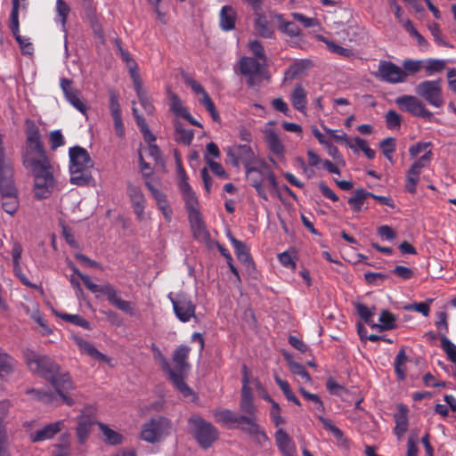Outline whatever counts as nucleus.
I'll use <instances>...</instances> for the list:
<instances>
[{"instance_id": "obj_63", "label": "nucleus", "mask_w": 456, "mask_h": 456, "mask_svg": "<svg viewBox=\"0 0 456 456\" xmlns=\"http://www.w3.org/2000/svg\"><path fill=\"white\" fill-rule=\"evenodd\" d=\"M281 407L278 403H273V406L270 411V418L275 427H279L284 424L285 420L281 415Z\"/></svg>"}, {"instance_id": "obj_13", "label": "nucleus", "mask_w": 456, "mask_h": 456, "mask_svg": "<svg viewBox=\"0 0 456 456\" xmlns=\"http://www.w3.org/2000/svg\"><path fill=\"white\" fill-rule=\"evenodd\" d=\"M242 387H241V399L240 402V410L248 418L253 419L255 423L256 420L257 410L254 404L251 388L248 387V376L247 367L243 366Z\"/></svg>"}, {"instance_id": "obj_40", "label": "nucleus", "mask_w": 456, "mask_h": 456, "mask_svg": "<svg viewBox=\"0 0 456 456\" xmlns=\"http://www.w3.org/2000/svg\"><path fill=\"white\" fill-rule=\"evenodd\" d=\"M407 361L408 357L406 355L405 350L403 348L400 349L395 358L394 368L397 379L401 381L404 380L406 378L405 364Z\"/></svg>"}, {"instance_id": "obj_31", "label": "nucleus", "mask_w": 456, "mask_h": 456, "mask_svg": "<svg viewBox=\"0 0 456 456\" xmlns=\"http://www.w3.org/2000/svg\"><path fill=\"white\" fill-rule=\"evenodd\" d=\"M399 413H397L395 416V434L401 437L402 436H403L407 429H408V426H409V422H408V417H407V412H408V409L405 405H403L401 404L399 406Z\"/></svg>"}, {"instance_id": "obj_11", "label": "nucleus", "mask_w": 456, "mask_h": 456, "mask_svg": "<svg viewBox=\"0 0 456 456\" xmlns=\"http://www.w3.org/2000/svg\"><path fill=\"white\" fill-rule=\"evenodd\" d=\"M416 94L429 105L440 108L444 104L441 80H426L415 87Z\"/></svg>"}, {"instance_id": "obj_30", "label": "nucleus", "mask_w": 456, "mask_h": 456, "mask_svg": "<svg viewBox=\"0 0 456 456\" xmlns=\"http://www.w3.org/2000/svg\"><path fill=\"white\" fill-rule=\"evenodd\" d=\"M255 28L257 32L265 38H271L273 34V29L267 20L266 16L260 11L255 12Z\"/></svg>"}, {"instance_id": "obj_3", "label": "nucleus", "mask_w": 456, "mask_h": 456, "mask_svg": "<svg viewBox=\"0 0 456 456\" xmlns=\"http://www.w3.org/2000/svg\"><path fill=\"white\" fill-rule=\"evenodd\" d=\"M70 183L77 186L87 185L93 179L91 169L94 161L88 151L81 146L69 150Z\"/></svg>"}, {"instance_id": "obj_5", "label": "nucleus", "mask_w": 456, "mask_h": 456, "mask_svg": "<svg viewBox=\"0 0 456 456\" xmlns=\"http://www.w3.org/2000/svg\"><path fill=\"white\" fill-rule=\"evenodd\" d=\"M69 267L71 268L73 273L77 274L79 277V279H81L84 285L91 292L104 295L107 297V300L110 302V304H111L117 309L131 316L134 314V307L133 304L129 301L122 299L118 296V291L112 284L106 283L103 286H100L98 284L94 283L90 276L82 273L74 265H70Z\"/></svg>"}, {"instance_id": "obj_14", "label": "nucleus", "mask_w": 456, "mask_h": 456, "mask_svg": "<svg viewBox=\"0 0 456 456\" xmlns=\"http://www.w3.org/2000/svg\"><path fill=\"white\" fill-rule=\"evenodd\" d=\"M152 350L154 353V358L159 362L162 370L168 375L172 383L183 394V395L186 397L193 395L192 389L185 382H182L181 376L177 375V373H173V369L171 368L167 359L163 355L161 351L155 346V345H152Z\"/></svg>"}, {"instance_id": "obj_61", "label": "nucleus", "mask_w": 456, "mask_h": 456, "mask_svg": "<svg viewBox=\"0 0 456 456\" xmlns=\"http://www.w3.org/2000/svg\"><path fill=\"white\" fill-rule=\"evenodd\" d=\"M264 179L261 178V177H255V176H251L249 178V183H250V185L253 186L256 191V193L257 195L262 198L263 200H268V196L265 192V187H264Z\"/></svg>"}, {"instance_id": "obj_1", "label": "nucleus", "mask_w": 456, "mask_h": 456, "mask_svg": "<svg viewBox=\"0 0 456 456\" xmlns=\"http://www.w3.org/2000/svg\"><path fill=\"white\" fill-rule=\"evenodd\" d=\"M25 361L28 369L47 380L55 389L63 403L69 406L75 404V400L69 393L76 389L69 372H60V365L47 355H41L32 350H28Z\"/></svg>"}, {"instance_id": "obj_60", "label": "nucleus", "mask_w": 456, "mask_h": 456, "mask_svg": "<svg viewBox=\"0 0 456 456\" xmlns=\"http://www.w3.org/2000/svg\"><path fill=\"white\" fill-rule=\"evenodd\" d=\"M145 185L156 200L158 208L166 203H168L164 192L155 188L150 182H145Z\"/></svg>"}, {"instance_id": "obj_19", "label": "nucleus", "mask_w": 456, "mask_h": 456, "mask_svg": "<svg viewBox=\"0 0 456 456\" xmlns=\"http://www.w3.org/2000/svg\"><path fill=\"white\" fill-rule=\"evenodd\" d=\"M72 84V80L69 78L63 77L61 79L60 86L64 94V97L76 110L83 115H86L87 106L80 98L79 91L75 88Z\"/></svg>"}, {"instance_id": "obj_35", "label": "nucleus", "mask_w": 456, "mask_h": 456, "mask_svg": "<svg viewBox=\"0 0 456 456\" xmlns=\"http://www.w3.org/2000/svg\"><path fill=\"white\" fill-rule=\"evenodd\" d=\"M16 361L13 357L0 349V380L12 373Z\"/></svg>"}, {"instance_id": "obj_15", "label": "nucleus", "mask_w": 456, "mask_h": 456, "mask_svg": "<svg viewBox=\"0 0 456 456\" xmlns=\"http://www.w3.org/2000/svg\"><path fill=\"white\" fill-rule=\"evenodd\" d=\"M378 77L390 84H399L406 81L407 73L402 68L389 61H380L378 68Z\"/></svg>"}, {"instance_id": "obj_36", "label": "nucleus", "mask_w": 456, "mask_h": 456, "mask_svg": "<svg viewBox=\"0 0 456 456\" xmlns=\"http://www.w3.org/2000/svg\"><path fill=\"white\" fill-rule=\"evenodd\" d=\"M370 196H373V193L367 191L364 189H357L354 191V194L348 199V204L354 212L358 213L362 210L365 200L370 198Z\"/></svg>"}, {"instance_id": "obj_34", "label": "nucleus", "mask_w": 456, "mask_h": 456, "mask_svg": "<svg viewBox=\"0 0 456 456\" xmlns=\"http://www.w3.org/2000/svg\"><path fill=\"white\" fill-rule=\"evenodd\" d=\"M230 240L234 248L235 255L237 258L243 264L249 265L252 263V257L250 256V254L248 252V248L246 245L234 238L233 236H229Z\"/></svg>"}, {"instance_id": "obj_57", "label": "nucleus", "mask_w": 456, "mask_h": 456, "mask_svg": "<svg viewBox=\"0 0 456 456\" xmlns=\"http://www.w3.org/2000/svg\"><path fill=\"white\" fill-rule=\"evenodd\" d=\"M263 160H259L258 161L256 159V163H250L248 166L245 167L246 175L248 177V179L251 176H254L253 174L256 173V174H258L257 177H261V178H263L265 180V177L266 176V169H264L261 167V162Z\"/></svg>"}, {"instance_id": "obj_48", "label": "nucleus", "mask_w": 456, "mask_h": 456, "mask_svg": "<svg viewBox=\"0 0 456 456\" xmlns=\"http://www.w3.org/2000/svg\"><path fill=\"white\" fill-rule=\"evenodd\" d=\"M27 394H32L35 398L44 403H53L56 400V395L51 391L41 389H28Z\"/></svg>"}, {"instance_id": "obj_20", "label": "nucleus", "mask_w": 456, "mask_h": 456, "mask_svg": "<svg viewBox=\"0 0 456 456\" xmlns=\"http://www.w3.org/2000/svg\"><path fill=\"white\" fill-rule=\"evenodd\" d=\"M64 428V420H58L45 425L43 428L29 434V439L32 443H40L53 439L58 433Z\"/></svg>"}, {"instance_id": "obj_12", "label": "nucleus", "mask_w": 456, "mask_h": 456, "mask_svg": "<svg viewBox=\"0 0 456 456\" xmlns=\"http://www.w3.org/2000/svg\"><path fill=\"white\" fill-rule=\"evenodd\" d=\"M12 8L10 14V24L9 28L12 31V36L20 45L21 53L23 54H33V45L29 41V38L24 37L20 35V21H19V11H20V0H12Z\"/></svg>"}, {"instance_id": "obj_41", "label": "nucleus", "mask_w": 456, "mask_h": 456, "mask_svg": "<svg viewBox=\"0 0 456 456\" xmlns=\"http://www.w3.org/2000/svg\"><path fill=\"white\" fill-rule=\"evenodd\" d=\"M421 173L412 168H409L406 172L404 188L410 194H415L417 191V185L420 180Z\"/></svg>"}, {"instance_id": "obj_43", "label": "nucleus", "mask_w": 456, "mask_h": 456, "mask_svg": "<svg viewBox=\"0 0 456 456\" xmlns=\"http://www.w3.org/2000/svg\"><path fill=\"white\" fill-rule=\"evenodd\" d=\"M279 20V29L290 37H298L301 33L300 28L292 21H286L283 20L282 15L276 16Z\"/></svg>"}, {"instance_id": "obj_38", "label": "nucleus", "mask_w": 456, "mask_h": 456, "mask_svg": "<svg viewBox=\"0 0 456 456\" xmlns=\"http://www.w3.org/2000/svg\"><path fill=\"white\" fill-rule=\"evenodd\" d=\"M98 426L105 437L104 440L106 444L118 445L123 443L124 436L120 433L111 429L108 425L102 422L98 423Z\"/></svg>"}, {"instance_id": "obj_29", "label": "nucleus", "mask_w": 456, "mask_h": 456, "mask_svg": "<svg viewBox=\"0 0 456 456\" xmlns=\"http://www.w3.org/2000/svg\"><path fill=\"white\" fill-rule=\"evenodd\" d=\"M292 106L298 111L304 112L307 104V94L302 84H297L290 95Z\"/></svg>"}, {"instance_id": "obj_23", "label": "nucleus", "mask_w": 456, "mask_h": 456, "mask_svg": "<svg viewBox=\"0 0 456 456\" xmlns=\"http://www.w3.org/2000/svg\"><path fill=\"white\" fill-rule=\"evenodd\" d=\"M265 142H266L271 152L274 154L278 159H283L285 158L286 150L284 143L274 130H265Z\"/></svg>"}, {"instance_id": "obj_62", "label": "nucleus", "mask_w": 456, "mask_h": 456, "mask_svg": "<svg viewBox=\"0 0 456 456\" xmlns=\"http://www.w3.org/2000/svg\"><path fill=\"white\" fill-rule=\"evenodd\" d=\"M431 302H433V299H428V302L414 303V304L405 306V309L416 311L427 317V316H428V314L430 313L429 303H431Z\"/></svg>"}, {"instance_id": "obj_32", "label": "nucleus", "mask_w": 456, "mask_h": 456, "mask_svg": "<svg viewBox=\"0 0 456 456\" xmlns=\"http://www.w3.org/2000/svg\"><path fill=\"white\" fill-rule=\"evenodd\" d=\"M379 322L374 323L372 329H378L380 331L390 330L396 327V317L388 310H383L379 315Z\"/></svg>"}, {"instance_id": "obj_9", "label": "nucleus", "mask_w": 456, "mask_h": 456, "mask_svg": "<svg viewBox=\"0 0 456 456\" xmlns=\"http://www.w3.org/2000/svg\"><path fill=\"white\" fill-rule=\"evenodd\" d=\"M167 297L172 304L175 317L181 322L186 323L192 319L197 320V306L189 295L179 293L173 297V294L169 293Z\"/></svg>"}, {"instance_id": "obj_2", "label": "nucleus", "mask_w": 456, "mask_h": 456, "mask_svg": "<svg viewBox=\"0 0 456 456\" xmlns=\"http://www.w3.org/2000/svg\"><path fill=\"white\" fill-rule=\"evenodd\" d=\"M215 421L217 424L227 427L228 428H240L245 434L253 437L258 444H263L268 441L265 431L255 423L253 419L240 415L239 413L224 408H216L212 411Z\"/></svg>"}, {"instance_id": "obj_49", "label": "nucleus", "mask_w": 456, "mask_h": 456, "mask_svg": "<svg viewBox=\"0 0 456 456\" xmlns=\"http://www.w3.org/2000/svg\"><path fill=\"white\" fill-rule=\"evenodd\" d=\"M379 147L384 156L390 161H393V153L396 151L395 139L393 137H387L382 140L379 143Z\"/></svg>"}, {"instance_id": "obj_50", "label": "nucleus", "mask_w": 456, "mask_h": 456, "mask_svg": "<svg viewBox=\"0 0 456 456\" xmlns=\"http://www.w3.org/2000/svg\"><path fill=\"white\" fill-rule=\"evenodd\" d=\"M293 251L286 250L282 253L278 254L277 258L280 264L288 269L294 271L297 267L296 256L293 255Z\"/></svg>"}, {"instance_id": "obj_26", "label": "nucleus", "mask_w": 456, "mask_h": 456, "mask_svg": "<svg viewBox=\"0 0 456 456\" xmlns=\"http://www.w3.org/2000/svg\"><path fill=\"white\" fill-rule=\"evenodd\" d=\"M1 201L4 211L11 216H13L18 208L19 200L17 196V190L13 191H1Z\"/></svg>"}, {"instance_id": "obj_27", "label": "nucleus", "mask_w": 456, "mask_h": 456, "mask_svg": "<svg viewBox=\"0 0 456 456\" xmlns=\"http://www.w3.org/2000/svg\"><path fill=\"white\" fill-rule=\"evenodd\" d=\"M237 14L231 5L223 6L219 13V25L224 31H230L235 28Z\"/></svg>"}, {"instance_id": "obj_33", "label": "nucleus", "mask_w": 456, "mask_h": 456, "mask_svg": "<svg viewBox=\"0 0 456 456\" xmlns=\"http://www.w3.org/2000/svg\"><path fill=\"white\" fill-rule=\"evenodd\" d=\"M93 424L94 422L89 417H79L77 427V437L80 444H85L87 440Z\"/></svg>"}, {"instance_id": "obj_42", "label": "nucleus", "mask_w": 456, "mask_h": 456, "mask_svg": "<svg viewBox=\"0 0 456 456\" xmlns=\"http://www.w3.org/2000/svg\"><path fill=\"white\" fill-rule=\"evenodd\" d=\"M286 361L289 364V370L294 375L299 376L305 383H310L312 381L310 374L305 370V366L299 362L292 360L291 357L286 356Z\"/></svg>"}, {"instance_id": "obj_58", "label": "nucleus", "mask_w": 456, "mask_h": 456, "mask_svg": "<svg viewBox=\"0 0 456 456\" xmlns=\"http://www.w3.org/2000/svg\"><path fill=\"white\" fill-rule=\"evenodd\" d=\"M299 392L305 400L311 401L315 403V407H316L317 411H319L321 412H322L324 411V406H323L322 401L321 400V398L318 395L312 394L303 387L299 388Z\"/></svg>"}, {"instance_id": "obj_22", "label": "nucleus", "mask_w": 456, "mask_h": 456, "mask_svg": "<svg viewBox=\"0 0 456 456\" xmlns=\"http://www.w3.org/2000/svg\"><path fill=\"white\" fill-rule=\"evenodd\" d=\"M127 194L133 205L134 212L139 220H142L144 216L145 209V197L139 186L131 183H127Z\"/></svg>"}, {"instance_id": "obj_44", "label": "nucleus", "mask_w": 456, "mask_h": 456, "mask_svg": "<svg viewBox=\"0 0 456 456\" xmlns=\"http://www.w3.org/2000/svg\"><path fill=\"white\" fill-rule=\"evenodd\" d=\"M194 138L191 129H185L180 123L175 124V140L184 145H190Z\"/></svg>"}, {"instance_id": "obj_10", "label": "nucleus", "mask_w": 456, "mask_h": 456, "mask_svg": "<svg viewBox=\"0 0 456 456\" xmlns=\"http://www.w3.org/2000/svg\"><path fill=\"white\" fill-rule=\"evenodd\" d=\"M395 103L404 112L413 117L420 118L430 121L434 115L428 110L425 104L416 96L404 94L395 98Z\"/></svg>"}, {"instance_id": "obj_45", "label": "nucleus", "mask_w": 456, "mask_h": 456, "mask_svg": "<svg viewBox=\"0 0 456 456\" xmlns=\"http://www.w3.org/2000/svg\"><path fill=\"white\" fill-rule=\"evenodd\" d=\"M56 21H59L65 30L68 16L70 12L69 4L63 0H56Z\"/></svg>"}, {"instance_id": "obj_54", "label": "nucleus", "mask_w": 456, "mask_h": 456, "mask_svg": "<svg viewBox=\"0 0 456 456\" xmlns=\"http://www.w3.org/2000/svg\"><path fill=\"white\" fill-rule=\"evenodd\" d=\"M168 98L171 103V110L177 116H182L187 109L183 105L179 96L175 94L169 93Z\"/></svg>"}, {"instance_id": "obj_25", "label": "nucleus", "mask_w": 456, "mask_h": 456, "mask_svg": "<svg viewBox=\"0 0 456 456\" xmlns=\"http://www.w3.org/2000/svg\"><path fill=\"white\" fill-rule=\"evenodd\" d=\"M191 227L193 237L197 240L206 241L209 238V233L200 217V212H195L194 215L189 216Z\"/></svg>"}, {"instance_id": "obj_52", "label": "nucleus", "mask_w": 456, "mask_h": 456, "mask_svg": "<svg viewBox=\"0 0 456 456\" xmlns=\"http://www.w3.org/2000/svg\"><path fill=\"white\" fill-rule=\"evenodd\" d=\"M386 125L390 130L399 129L402 124V117L394 110H389L386 115Z\"/></svg>"}, {"instance_id": "obj_59", "label": "nucleus", "mask_w": 456, "mask_h": 456, "mask_svg": "<svg viewBox=\"0 0 456 456\" xmlns=\"http://www.w3.org/2000/svg\"><path fill=\"white\" fill-rule=\"evenodd\" d=\"M248 48L257 60L261 61L263 63L266 62L265 49L259 41L254 40L250 42L248 45Z\"/></svg>"}, {"instance_id": "obj_56", "label": "nucleus", "mask_w": 456, "mask_h": 456, "mask_svg": "<svg viewBox=\"0 0 456 456\" xmlns=\"http://www.w3.org/2000/svg\"><path fill=\"white\" fill-rule=\"evenodd\" d=\"M422 63L423 61L420 60H404L403 61V69L407 73L408 77L409 75L418 73L421 69Z\"/></svg>"}, {"instance_id": "obj_47", "label": "nucleus", "mask_w": 456, "mask_h": 456, "mask_svg": "<svg viewBox=\"0 0 456 456\" xmlns=\"http://www.w3.org/2000/svg\"><path fill=\"white\" fill-rule=\"evenodd\" d=\"M356 312L359 317L369 326L372 328L373 316L375 314V307L369 308L367 305L362 303L356 305Z\"/></svg>"}, {"instance_id": "obj_51", "label": "nucleus", "mask_w": 456, "mask_h": 456, "mask_svg": "<svg viewBox=\"0 0 456 456\" xmlns=\"http://www.w3.org/2000/svg\"><path fill=\"white\" fill-rule=\"evenodd\" d=\"M60 317L76 326L82 327L86 330L91 329L90 322L79 314H61Z\"/></svg>"}, {"instance_id": "obj_16", "label": "nucleus", "mask_w": 456, "mask_h": 456, "mask_svg": "<svg viewBox=\"0 0 456 456\" xmlns=\"http://www.w3.org/2000/svg\"><path fill=\"white\" fill-rule=\"evenodd\" d=\"M183 78L184 83L189 86L195 94L202 95V97L200 99V102L206 108L212 119L216 122H219V113L216 109L215 103L204 87L189 75H183Z\"/></svg>"}, {"instance_id": "obj_53", "label": "nucleus", "mask_w": 456, "mask_h": 456, "mask_svg": "<svg viewBox=\"0 0 456 456\" xmlns=\"http://www.w3.org/2000/svg\"><path fill=\"white\" fill-rule=\"evenodd\" d=\"M204 160L209 167L210 170L218 177L227 179L229 177L227 172L224 169L222 165L218 162L214 161L208 156H204Z\"/></svg>"}, {"instance_id": "obj_64", "label": "nucleus", "mask_w": 456, "mask_h": 456, "mask_svg": "<svg viewBox=\"0 0 456 456\" xmlns=\"http://www.w3.org/2000/svg\"><path fill=\"white\" fill-rule=\"evenodd\" d=\"M64 144L65 140L61 130H54L50 133V146L52 150L54 151Z\"/></svg>"}, {"instance_id": "obj_17", "label": "nucleus", "mask_w": 456, "mask_h": 456, "mask_svg": "<svg viewBox=\"0 0 456 456\" xmlns=\"http://www.w3.org/2000/svg\"><path fill=\"white\" fill-rule=\"evenodd\" d=\"M14 189L16 188L13 182L12 167L5 156L3 136L0 135V191H13Z\"/></svg>"}, {"instance_id": "obj_4", "label": "nucleus", "mask_w": 456, "mask_h": 456, "mask_svg": "<svg viewBox=\"0 0 456 456\" xmlns=\"http://www.w3.org/2000/svg\"><path fill=\"white\" fill-rule=\"evenodd\" d=\"M26 134V146L22 153L24 167L27 168L51 162L45 150L40 131L34 123L31 122L28 126Z\"/></svg>"}, {"instance_id": "obj_7", "label": "nucleus", "mask_w": 456, "mask_h": 456, "mask_svg": "<svg viewBox=\"0 0 456 456\" xmlns=\"http://www.w3.org/2000/svg\"><path fill=\"white\" fill-rule=\"evenodd\" d=\"M34 175L33 192L37 200H45L53 192L56 181L53 175V167L51 162L28 167Z\"/></svg>"}, {"instance_id": "obj_39", "label": "nucleus", "mask_w": 456, "mask_h": 456, "mask_svg": "<svg viewBox=\"0 0 456 456\" xmlns=\"http://www.w3.org/2000/svg\"><path fill=\"white\" fill-rule=\"evenodd\" d=\"M236 151V156L239 157L240 162L246 166H248L250 163H256V158L252 151L251 147L248 144H240L234 146Z\"/></svg>"}, {"instance_id": "obj_28", "label": "nucleus", "mask_w": 456, "mask_h": 456, "mask_svg": "<svg viewBox=\"0 0 456 456\" xmlns=\"http://www.w3.org/2000/svg\"><path fill=\"white\" fill-rule=\"evenodd\" d=\"M179 189L182 192L189 216L194 215L195 212H199L197 209L198 200L189 183L184 182L182 186H179Z\"/></svg>"}, {"instance_id": "obj_46", "label": "nucleus", "mask_w": 456, "mask_h": 456, "mask_svg": "<svg viewBox=\"0 0 456 456\" xmlns=\"http://www.w3.org/2000/svg\"><path fill=\"white\" fill-rule=\"evenodd\" d=\"M440 346L446 354L448 359L456 364V346L444 334L440 336Z\"/></svg>"}, {"instance_id": "obj_21", "label": "nucleus", "mask_w": 456, "mask_h": 456, "mask_svg": "<svg viewBox=\"0 0 456 456\" xmlns=\"http://www.w3.org/2000/svg\"><path fill=\"white\" fill-rule=\"evenodd\" d=\"M191 347L186 345H180L175 350L173 354V362L175 363V369L173 373L181 376L182 382H184V373L189 369L190 365L187 362Z\"/></svg>"}, {"instance_id": "obj_24", "label": "nucleus", "mask_w": 456, "mask_h": 456, "mask_svg": "<svg viewBox=\"0 0 456 456\" xmlns=\"http://www.w3.org/2000/svg\"><path fill=\"white\" fill-rule=\"evenodd\" d=\"M275 442L278 449L283 456H294L296 452V446L293 440L289 437L287 432L279 428L275 432Z\"/></svg>"}, {"instance_id": "obj_6", "label": "nucleus", "mask_w": 456, "mask_h": 456, "mask_svg": "<svg viewBox=\"0 0 456 456\" xmlns=\"http://www.w3.org/2000/svg\"><path fill=\"white\" fill-rule=\"evenodd\" d=\"M188 423L190 425V433L203 450H208L214 446L220 437V432L211 422L207 421L201 416L191 415Z\"/></svg>"}, {"instance_id": "obj_37", "label": "nucleus", "mask_w": 456, "mask_h": 456, "mask_svg": "<svg viewBox=\"0 0 456 456\" xmlns=\"http://www.w3.org/2000/svg\"><path fill=\"white\" fill-rule=\"evenodd\" d=\"M77 346L81 351H83L84 353H86L94 359L102 362H109L110 360L106 354L101 353L93 344H91L87 340L82 338L78 339Z\"/></svg>"}, {"instance_id": "obj_8", "label": "nucleus", "mask_w": 456, "mask_h": 456, "mask_svg": "<svg viewBox=\"0 0 456 456\" xmlns=\"http://www.w3.org/2000/svg\"><path fill=\"white\" fill-rule=\"evenodd\" d=\"M173 430V423L170 419L157 415L142 425L139 436L149 444H156L169 436Z\"/></svg>"}, {"instance_id": "obj_55", "label": "nucleus", "mask_w": 456, "mask_h": 456, "mask_svg": "<svg viewBox=\"0 0 456 456\" xmlns=\"http://www.w3.org/2000/svg\"><path fill=\"white\" fill-rule=\"evenodd\" d=\"M319 419L322 422L323 428L331 432V434L334 436V437L336 439H338V440L343 439V437H344L343 432L338 427H336L330 419L320 416Z\"/></svg>"}, {"instance_id": "obj_18", "label": "nucleus", "mask_w": 456, "mask_h": 456, "mask_svg": "<svg viewBox=\"0 0 456 456\" xmlns=\"http://www.w3.org/2000/svg\"><path fill=\"white\" fill-rule=\"evenodd\" d=\"M263 63L261 61L253 57L243 56L239 61V69L241 75L247 77V83L249 86H255V78L262 73Z\"/></svg>"}]
</instances>
